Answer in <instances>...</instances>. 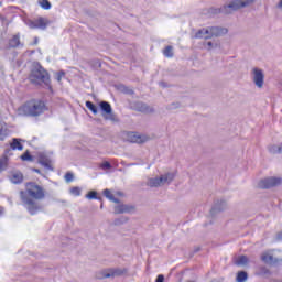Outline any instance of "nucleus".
I'll list each match as a JSON object with an SVG mask.
<instances>
[{
  "label": "nucleus",
  "instance_id": "f257e3e1",
  "mask_svg": "<svg viewBox=\"0 0 282 282\" xmlns=\"http://www.w3.org/2000/svg\"><path fill=\"white\" fill-rule=\"evenodd\" d=\"M25 188L26 191H20L21 202L30 215H36L43 209L39 202L45 199V188L34 182L26 183Z\"/></svg>",
  "mask_w": 282,
  "mask_h": 282
},
{
  "label": "nucleus",
  "instance_id": "f03ea898",
  "mask_svg": "<svg viewBox=\"0 0 282 282\" xmlns=\"http://www.w3.org/2000/svg\"><path fill=\"white\" fill-rule=\"evenodd\" d=\"M252 3H254V0H232L221 8H210L209 14L210 17H215V14H232V12H237V10H241V8H248V6H252Z\"/></svg>",
  "mask_w": 282,
  "mask_h": 282
},
{
  "label": "nucleus",
  "instance_id": "7ed1b4c3",
  "mask_svg": "<svg viewBox=\"0 0 282 282\" xmlns=\"http://www.w3.org/2000/svg\"><path fill=\"white\" fill-rule=\"evenodd\" d=\"M46 109L47 107L45 106V102H43L42 100L33 99V100L26 101L22 107H20L19 112L22 116L36 118L42 113H45Z\"/></svg>",
  "mask_w": 282,
  "mask_h": 282
},
{
  "label": "nucleus",
  "instance_id": "20e7f679",
  "mask_svg": "<svg viewBox=\"0 0 282 282\" xmlns=\"http://www.w3.org/2000/svg\"><path fill=\"white\" fill-rule=\"evenodd\" d=\"M29 80H31V83L33 85H50V73H47V70H45V68H43V66L39 65L35 66L32 70L31 74L29 76Z\"/></svg>",
  "mask_w": 282,
  "mask_h": 282
},
{
  "label": "nucleus",
  "instance_id": "39448f33",
  "mask_svg": "<svg viewBox=\"0 0 282 282\" xmlns=\"http://www.w3.org/2000/svg\"><path fill=\"white\" fill-rule=\"evenodd\" d=\"M175 180V173L170 172L164 175H161L160 177H153L149 178L147 182V186H150V188H158L160 186H164V184H171Z\"/></svg>",
  "mask_w": 282,
  "mask_h": 282
},
{
  "label": "nucleus",
  "instance_id": "423d86ee",
  "mask_svg": "<svg viewBox=\"0 0 282 282\" xmlns=\"http://www.w3.org/2000/svg\"><path fill=\"white\" fill-rule=\"evenodd\" d=\"M261 259L268 265H276L278 263H282V251L276 250L273 253H263Z\"/></svg>",
  "mask_w": 282,
  "mask_h": 282
},
{
  "label": "nucleus",
  "instance_id": "0eeeda50",
  "mask_svg": "<svg viewBox=\"0 0 282 282\" xmlns=\"http://www.w3.org/2000/svg\"><path fill=\"white\" fill-rule=\"evenodd\" d=\"M115 276H122V269H106L96 273V279L102 281L104 279H115Z\"/></svg>",
  "mask_w": 282,
  "mask_h": 282
},
{
  "label": "nucleus",
  "instance_id": "6e6552de",
  "mask_svg": "<svg viewBox=\"0 0 282 282\" xmlns=\"http://www.w3.org/2000/svg\"><path fill=\"white\" fill-rule=\"evenodd\" d=\"M252 82L258 87V89H262L263 84L265 83V74H263V69L254 67L251 70Z\"/></svg>",
  "mask_w": 282,
  "mask_h": 282
},
{
  "label": "nucleus",
  "instance_id": "1a4fd4ad",
  "mask_svg": "<svg viewBox=\"0 0 282 282\" xmlns=\"http://www.w3.org/2000/svg\"><path fill=\"white\" fill-rule=\"evenodd\" d=\"M99 107L104 112L102 116L106 120H111V122H116V115H113V109L111 108V104H109V101H101L99 104Z\"/></svg>",
  "mask_w": 282,
  "mask_h": 282
},
{
  "label": "nucleus",
  "instance_id": "9d476101",
  "mask_svg": "<svg viewBox=\"0 0 282 282\" xmlns=\"http://www.w3.org/2000/svg\"><path fill=\"white\" fill-rule=\"evenodd\" d=\"M281 184V178L279 177H267V178H263L259 182L258 186L259 188H272L274 186H279Z\"/></svg>",
  "mask_w": 282,
  "mask_h": 282
},
{
  "label": "nucleus",
  "instance_id": "9b49d317",
  "mask_svg": "<svg viewBox=\"0 0 282 282\" xmlns=\"http://www.w3.org/2000/svg\"><path fill=\"white\" fill-rule=\"evenodd\" d=\"M128 140L134 144H144V142H149V137L144 134H138L135 132H129Z\"/></svg>",
  "mask_w": 282,
  "mask_h": 282
},
{
  "label": "nucleus",
  "instance_id": "f8f14e48",
  "mask_svg": "<svg viewBox=\"0 0 282 282\" xmlns=\"http://www.w3.org/2000/svg\"><path fill=\"white\" fill-rule=\"evenodd\" d=\"M39 164L44 166L47 171H54V167H52V160L45 153L39 154Z\"/></svg>",
  "mask_w": 282,
  "mask_h": 282
},
{
  "label": "nucleus",
  "instance_id": "ddd939ff",
  "mask_svg": "<svg viewBox=\"0 0 282 282\" xmlns=\"http://www.w3.org/2000/svg\"><path fill=\"white\" fill-rule=\"evenodd\" d=\"M133 109L135 111H140L141 113H153V108L149 107V105L142 101L134 102Z\"/></svg>",
  "mask_w": 282,
  "mask_h": 282
},
{
  "label": "nucleus",
  "instance_id": "4468645a",
  "mask_svg": "<svg viewBox=\"0 0 282 282\" xmlns=\"http://www.w3.org/2000/svg\"><path fill=\"white\" fill-rule=\"evenodd\" d=\"M17 47H23V43H21V35L19 33L13 35L9 40V44H8L9 50H17Z\"/></svg>",
  "mask_w": 282,
  "mask_h": 282
},
{
  "label": "nucleus",
  "instance_id": "2eb2a0df",
  "mask_svg": "<svg viewBox=\"0 0 282 282\" xmlns=\"http://www.w3.org/2000/svg\"><path fill=\"white\" fill-rule=\"evenodd\" d=\"M132 210H135V207L133 205L120 204V205L115 206V215H122L124 213H132Z\"/></svg>",
  "mask_w": 282,
  "mask_h": 282
},
{
  "label": "nucleus",
  "instance_id": "dca6fc26",
  "mask_svg": "<svg viewBox=\"0 0 282 282\" xmlns=\"http://www.w3.org/2000/svg\"><path fill=\"white\" fill-rule=\"evenodd\" d=\"M227 203L224 199L217 200L213 208L210 209V215L215 216L217 213H221V210H226Z\"/></svg>",
  "mask_w": 282,
  "mask_h": 282
},
{
  "label": "nucleus",
  "instance_id": "f3484780",
  "mask_svg": "<svg viewBox=\"0 0 282 282\" xmlns=\"http://www.w3.org/2000/svg\"><path fill=\"white\" fill-rule=\"evenodd\" d=\"M212 30V39H217L219 36H225V34H228V29L223 26H210Z\"/></svg>",
  "mask_w": 282,
  "mask_h": 282
},
{
  "label": "nucleus",
  "instance_id": "a211bd4d",
  "mask_svg": "<svg viewBox=\"0 0 282 282\" xmlns=\"http://www.w3.org/2000/svg\"><path fill=\"white\" fill-rule=\"evenodd\" d=\"M10 147L12 151H23V143H21V139L13 138Z\"/></svg>",
  "mask_w": 282,
  "mask_h": 282
},
{
  "label": "nucleus",
  "instance_id": "6ab92c4d",
  "mask_svg": "<svg viewBox=\"0 0 282 282\" xmlns=\"http://www.w3.org/2000/svg\"><path fill=\"white\" fill-rule=\"evenodd\" d=\"M12 184H21L23 182V174L21 172H15L11 176Z\"/></svg>",
  "mask_w": 282,
  "mask_h": 282
},
{
  "label": "nucleus",
  "instance_id": "aec40b11",
  "mask_svg": "<svg viewBox=\"0 0 282 282\" xmlns=\"http://www.w3.org/2000/svg\"><path fill=\"white\" fill-rule=\"evenodd\" d=\"M257 275L258 276H264L265 279H268V276H271L272 275V271L269 270L268 268L265 267H261L259 269V271L257 272Z\"/></svg>",
  "mask_w": 282,
  "mask_h": 282
},
{
  "label": "nucleus",
  "instance_id": "412c9836",
  "mask_svg": "<svg viewBox=\"0 0 282 282\" xmlns=\"http://www.w3.org/2000/svg\"><path fill=\"white\" fill-rule=\"evenodd\" d=\"M104 195L109 199L110 202H113V204H120V199L116 198L113 194H111V191L104 189Z\"/></svg>",
  "mask_w": 282,
  "mask_h": 282
},
{
  "label": "nucleus",
  "instance_id": "4be33fe9",
  "mask_svg": "<svg viewBox=\"0 0 282 282\" xmlns=\"http://www.w3.org/2000/svg\"><path fill=\"white\" fill-rule=\"evenodd\" d=\"M39 30H45L47 28V20L45 18H39L35 20Z\"/></svg>",
  "mask_w": 282,
  "mask_h": 282
},
{
  "label": "nucleus",
  "instance_id": "5701e85b",
  "mask_svg": "<svg viewBox=\"0 0 282 282\" xmlns=\"http://www.w3.org/2000/svg\"><path fill=\"white\" fill-rule=\"evenodd\" d=\"M237 282H246L248 281V272L246 271H239L236 276Z\"/></svg>",
  "mask_w": 282,
  "mask_h": 282
},
{
  "label": "nucleus",
  "instance_id": "b1692460",
  "mask_svg": "<svg viewBox=\"0 0 282 282\" xmlns=\"http://www.w3.org/2000/svg\"><path fill=\"white\" fill-rule=\"evenodd\" d=\"M6 169H8V156L7 155L0 158V173L2 171H6Z\"/></svg>",
  "mask_w": 282,
  "mask_h": 282
},
{
  "label": "nucleus",
  "instance_id": "393cba45",
  "mask_svg": "<svg viewBox=\"0 0 282 282\" xmlns=\"http://www.w3.org/2000/svg\"><path fill=\"white\" fill-rule=\"evenodd\" d=\"M86 199H99V202L102 200L101 197H98V192L90 191L88 194H86Z\"/></svg>",
  "mask_w": 282,
  "mask_h": 282
},
{
  "label": "nucleus",
  "instance_id": "a878e982",
  "mask_svg": "<svg viewBox=\"0 0 282 282\" xmlns=\"http://www.w3.org/2000/svg\"><path fill=\"white\" fill-rule=\"evenodd\" d=\"M86 107L87 109H89V111H91L95 116L96 113H98V107L96 105H94V102L91 101H86Z\"/></svg>",
  "mask_w": 282,
  "mask_h": 282
},
{
  "label": "nucleus",
  "instance_id": "bb28decb",
  "mask_svg": "<svg viewBox=\"0 0 282 282\" xmlns=\"http://www.w3.org/2000/svg\"><path fill=\"white\" fill-rule=\"evenodd\" d=\"M236 265H248V257L246 256H240L236 260Z\"/></svg>",
  "mask_w": 282,
  "mask_h": 282
},
{
  "label": "nucleus",
  "instance_id": "cd10ccee",
  "mask_svg": "<svg viewBox=\"0 0 282 282\" xmlns=\"http://www.w3.org/2000/svg\"><path fill=\"white\" fill-rule=\"evenodd\" d=\"M270 153H282V143L280 145H271L269 147Z\"/></svg>",
  "mask_w": 282,
  "mask_h": 282
},
{
  "label": "nucleus",
  "instance_id": "c85d7f7f",
  "mask_svg": "<svg viewBox=\"0 0 282 282\" xmlns=\"http://www.w3.org/2000/svg\"><path fill=\"white\" fill-rule=\"evenodd\" d=\"M40 6H41V8H43V10L52 9V3L50 2V0H41Z\"/></svg>",
  "mask_w": 282,
  "mask_h": 282
},
{
  "label": "nucleus",
  "instance_id": "c756f323",
  "mask_svg": "<svg viewBox=\"0 0 282 282\" xmlns=\"http://www.w3.org/2000/svg\"><path fill=\"white\" fill-rule=\"evenodd\" d=\"M163 54L166 56V58H173V46H166Z\"/></svg>",
  "mask_w": 282,
  "mask_h": 282
},
{
  "label": "nucleus",
  "instance_id": "7c9ffc66",
  "mask_svg": "<svg viewBox=\"0 0 282 282\" xmlns=\"http://www.w3.org/2000/svg\"><path fill=\"white\" fill-rule=\"evenodd\" d=\"M20 158L23 162H32L34 160V158L30 154L29 151L23 153Z\"/></svg>",
  "mask_w": 282,
  "mask_h": 282
},
{
  "label": "nucleus",
  "instance_id": "2f4dec72",
  "mask_svg": "<svg viewBox=\"0 0 282 282\" xmlns=\"http://www.w3.org/2000/svg\"><path fill=\"white\" fill-rule=\"evenodd\" d=\"M203 32L205 33L206 41H208L209 39H213V32L210 26L203 28Z\"/></svg>",
  "mask_w": 282,
  "mask_h": 282
},
{
  "label": "nucleus",
  "instance_id": "473e14b6",
  "mask_svg": "<svg viewBox=\"0 0 282 282\" xmlns=\"http://www.w3.org/2000/svg\"><path fill=\"white\" fill-rule=\"evenodd\" d=\"M64 180L67 184H69L70 182H74V173L72 172H67L64 176Z\"/></svg>",
  "mask_w": 282,
  "mask_h": 282
},
{
  "label": "nucleus",
  "instance_id": "72a5a7b5",
  "mask_svg": "<svg viewBox=\"0 0 282 282\" xmlns=\"http://www.w3.org/2000/svg\"><path fill=\"white\" fill-rule=\"evenodd\" d=\"M127 217L122 216L121 218L115 219V226H122V224H127Z\"/></svg>",
  "mask_w": 282,
  "mask_h": 282
},
{
  "label": "nucleus",
  "instance_id": "f704fd0d",
  "mask_svg": "<svg viewBox=\"0 0 282 282\" xmlns=\"http://www.w3.org/2000/svg\"><path fill=\"white\" fill-rule=\"evenodd\" d=\"M194 37H196V39H205V41H206V33L204 32V29L198 30L195 33Z\"/></svg>",
  "mask_w": 282,
  "mask_h": 282
},
{
  "label": "nucleus",
  "instance_id": "c9c22d12",
  "mask_svg": "<svg viewBox=\"0 0 282 282\" xmlns=\"http://www.w3.org/2000/svg\"><path fill=\"white\" fill-rule=\"evenodd\" d=\"M70 195H74L75 197H80V187L70 188Z\"/></svg>",
  "mask_w": 282,
  "mask_h": 282
},
{
  "label": "nucleus",
  "instance_id": "e433bc0d",
  "mask_svg": "<svg viewBox=\"0 0 282 282\" xmlns=\"http://www.w3.org/2000/svg\"><path fill=\"white\" fill-rule=\"evenodd\" d=\"M29 28H30L31 30H36V29H39V26H37V24H36V20H35V21H31V22L29 23Z\"/></svg>",
  "mask_w": 282,
  "mask_h": 282
},
{
  "label": "nucleus",
  "instance_id": "4c0bfd02",
  "mask_svg": "<svg viewBox=\"0 0 282 282\" xmlns=\"http://www.w3.org/2000/svg\"><path fill=\"white\" fill-rule=\"evenodd\" d=\"M63 76H65V72H58L57 73V76H56V80L58 82V83H61V80H63Z\"/></svg>",
  "mask_w": 282,
  "mask_h": 282
},
{
  "label": "nucleus",
  "instance_id": "58836bf2",
  "mask_svg": "<svg viewBox=\"0 0 282 282\" xmlns=\"http://www.w3.org/2000/svg\"><path fill=\"white\" fill-rule=\"evenodd\" d=\"M101 169H111V163H109L108 161L104 162L101 164Z\"/></svg>",
  "mask_w": 282,
  "mask_h": 282
},
{
  "label": "nucleus",
  "instance_id": "ea45409f",
  "mask_svg": "<svg viewBox=\"0 0 282 282\" xmlns=\"http://www.w3.org/2000/svg\"><path fill=\"white\" fill-rule=\"evenodd\" d=\"M155 282H164V274H159Z\"/></svg>",
  "mask_w": 282,
  "mask_h": 282
},
{
  "label": "nucleus",
  "instance_id": "a19ab883",
  "mask_svg": "<svg viewBox=\"0 0 282 282\" xmlns=\"http://www.w3.org/2000/svg\"><path fill=\"white\" fill-rule=\"evenodd\" d=\"M207 50H212L213 47H215V44L213 42H207Z\"/></svg>",
  "mask_w": 282,
  "mask_h": 282
},
{
  "label": "nucleus",
  "instance_id": "79ce46f5",
  "mask_svg": "<svg viewBox=\"0 0 282 282\" xmlns=\"http://www.w3.org/2000/svg\"><path fill=\"white\" fill-rule=\"evenodd\" d=\"M122 88H123V91H124L126 94H133V90H128L127 87H124V86H122Z\"/></svg>",
  "mask_w": 282,
  "mask_h": 282
},
{
  "label": "nucleus",
  "instance_id": "37998d69",
  "mask_svg": "<svg viewBox=\"0 0 282 282\" xmlns=\"http://www.w3.org/2000/svg\"><path fill=\"white\" fill-rule=\"evenodd\" d=\"M278 10H282V0H280L276 4Z\"/></svg>",
  "mask_w": 282,
  "mask_h": 282
},
{
  "label": "nucleus",
  "instance_id": "c03bdc74",
  "mask_svg": "<svg viewBox=\"0 0 282 282\" xmlns=\"http://www.w3.org/2000/svg\"><path fill=\"white\" fill-rule=\"evenodd\" d=\"M276 239H278V241H282V232H279V234L276 235Z\"/></svg>",
  "mask_w": 282,
  "mask_h": 282
},
{
  "label": "nucleus",
  "instance_id": "a18cd8bd",
  "mask_svg": "<svg viewBox=\"0 0 282 282\" xmlns=\"http://www.w3.org/2000/svg\"><path fill=\"white\" fill-rule=\"evenodd\" d=\"M10 151H12L11 149H6L4 150V155H10Z\"/></svg>",
  "mask_w": 282,
  "mask_h": 282
},
{
  "label": "nucleus",
  "instance_id": "49530a36",
  "mask_svg": "<svg viewBox=\"0 0 282 282\" xmlns=\"http://www.w3.org/2000/svg\"><path fill=\"white\" fill-rule=\"evenodd\" d=\"M159 85H160V87H166V83H164V82H160Z\"/></svg>",
  "mask_w": 282,
  "mask_h": 282
},
{
  "label": "nucleus",
  "instance_id": "de8ad7c7",
  "mask_svg": "<svg viewBox=\"0 0 282 282\" xmlns=\"http://www.w3.org/2000/svg\"><path fill=\"white\" fill-rule=\"evenodd\" d=\"M32 171H33L34 173L41 174V170H39V169H36V167H34Z\"/></svg>",
  "mask_w": 282,
  "mask_h": 282
},
{
  "label": "nucleus",
  "instance_id": "09e8293b",
  "mask_svg": "<svg viewBox=\"0 0 282 282\" xmlns=\"http://www.w3.org/2000/svg\"><path fill=\"white\" fill-rule=\"evenodd\" d=\"M37 43H39V37H35L34 45H36Z\"/></svg>",
  "mask_w": 282,
  "mask_h": 282
},
{
  "label": "nucleus",
  "instance_id": "8fccbe9b",
  "mask_svg": "<svg viewBox=\"0 0 282 282\" xmlns=\"http://www.w3.org/2000/svg\"><path fill=\"white\" fill-rule=\"evenodd\" d=\"M194 252H199V247H197V248L194 250Z\"/></svg>",
  "mask_w": 282,
  "mask_h": 282
},
{
  "label": "nucleus",
  "instance_id": "3c124183",
  "mask_svg": "<svg viewBox=\"0 0 282 282\" xmlns=\"http://www.w3.org/2000/svg\"><path fill=\"white\" fill-rule=\"evenodd\" d=\"M102 207H104V205H102V203H101L100 208H102Z\"/></svg>",
  "mask_w": 282,
  "mask_h": 282
}]
</instances>
